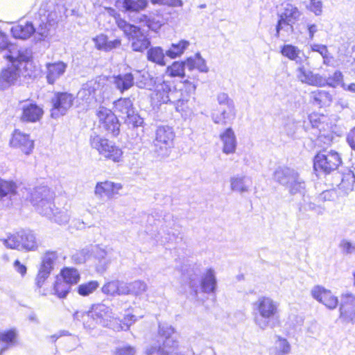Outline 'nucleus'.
<instances>
[{"label":"nucleus","mask_w":355,"mask_h":355,"mask_svg":"<svg viewBox=\"0 0 355 355\" xmlns=\"http://www.w3.org/2000/svg\"><path fill=\"white\" fill-rule=\"evenodd\" d=\"M279 304L268 296H260L252 304L255 325L261 330L274 328L279 320Z\"/></svg>","instance_id":"nucleus-1"},{"label":"nucleus","mask_w":355,"mask_h":355,"mask_svg":"<svg viewBox=\"0 0 355 355\" xmlns=\"http://www.w3.org/2000/svg\"><path fill=\"white\" fill-rule=\"evenodd\" d=\"M200 270L198 267L192 269V273L189 274L188 285L190 289V295L196 300H198L199 291L206 293H214L217 288V279L214 269L207 268L198 278Z\"/></svg>","instance_id":"nucleus-2"},{"label":"nucleus","mask_w":355,"mask_h":355,"mask_svg":"<svg viewBox=\"0 0 355 355\" xmlns=\"http://www.w3.org/2000/svg\"><path fill=\"white\" fill-rule=\"evenodd\" d=\"M117 26L131 42V47L134 51L143 52L150 45L149 37L141 28L134 24L128 23L125 19H118Z\"/></svg>","instance_id":"nucleus-3"},{"label":"nucleus","mask_w":355,"mask_h":355,"mask_svg":"<svg viewBox=\"0 0 355 355\" xmlns=\"http://www.w3.org/2000/svg\"><path fill=\"white\" fill-rule=\"evenodd\" d=\"M216 99L219 107L211 112V116L213 122L223 125L231 124L236 114L234 101L225 92L218 94Z\"/></svg>","instance_id":"nucleus-4"},{"label":"nucleus","mask_w":355,"mask_h":355,"mask_svg":"<svg viewBox=\"0 0 355 355\" xmlns=\"http://www.w3.org/2000/svg\"><path fill=\"white\" fill-rule=\"evenodd\" d=\"M300 16L301 12L296 6L291 3L283 4L278 13L275 36L279 38L282 35V32L292 33L293 25L300 19Z\"/></svg>","instance_id":"nucleus-5"},{"label":"nucleus","mask_w":355,"mask_h":355,"mask_svg":"<svg viewBox=\"0 0 355 355\" xmlns=\"http://www.w3.org/2000/svg\"><path fill=\"white\" fill-rule=\"evenodd\" d=\"M174 138L175 132L171 127L168 125L158 126L153 141L155 153L160 157H168L173 146Z\"/></svg>","instance_id":"nucleus-6"},{"label":"nucleus","mask_w":355,"mask_h":355,"mask_svg":"<svg viewBox=\"0 0 355 355\" xmlns=\"http://www.w3.org/2000/svg\"><path fill=\"white\" fill-rule=\"evenodd\" d=\"M274 178L281 184L286 186L291 193H304L305 182L294 169L279 168L275 171Z\"/></svg>","instance_id":"nucleus-7"},{"label":"nucleus","mask_w":355,"mask_h":355,"mask_svg":"<svg viewBox=\"0 0 355 355\" xmlns=\"http://www.w3.org/2000/svg\"><path fill=\"white\" fill-rule=\"evenodd\" d=\"M114 112L128 125L133 128L141 126L144 122L143 119L136 113L132 101L128 98H119L114 102Z\"/></svg>","instance_id":"nucleus-8"},{"label":"nucleus","mask_w":355,"mask_h":355,"mask_svg":"<svg viewBox=\"0 0 355 355\" xmlns=\"http://www.w3.org/2000/svg\"><path fill=\"white\" fill-rule=\"evenodd\" d=\"M91 146L98 150L105 158L115 162L121 161L123 152L121 148L114 145L107 139L103 138L95 132L90 136Z\"/></svg>","instance_id":"nucleus-9"},{"label":"nucleus","mask_w":355,"mask_h":355,"mask_svg":"<svg viewBox=\"0 0 355 355\" xmlns=\"http://www.w3.org/2000/svg\"><path fill=\"white\" fill-rule=\"evenodd\" d=\"M91 317L94 328L96 324H99L102 327L115 329L114 322L117 318L113 313L112 308L104 303H98L92 306Z\"/></svg>","instance_id":"nucleus-10"},{"label":"nucleus","mask_w":355,"mask_h":355,"mask_svg":"<svg viewBox=\"0 0 355 355\" xmlns=\"http://www.w3.org/2000/svg\"><path fill=\"white\" fill-rule=\"evenodd\" d=\"M341 163L339 154L334 150H322L314 158L313 167L315 171L329 173L336 170Z\"/></svg>","instance_id":"nucleus-11"},{"label":"nucleus","mask_w":355,"mask_h":355,"mask_svg":"<svg viewBox=\"0 0 355 355\" xmlns=\"http://www.w3.org/2000/svg\"><path fill=\"white\" fill-rule=\"evenodd\" d=\"M101 89V84L96 80H89L83 85L77 94V101L83 109L87 110L96 103V93Z\"/></svg>","instance_id":"nucleus-12"},{"label":"nucleus","mask_w":355,"mask_h":355,"mask_svg":"<svg viewBox=\"0 0 355 355\" xmlns=\"http://www.w3.org/2000/svg\"><path fill=\"white\" fill-rule=\"evenodd\" d=\"M74 98L72 94L67 92H58L51 99L53 108L51 116L58 118L64 115L73 105Z\"/></svg>","instance_id":"nucleus-13"},{"label":"nucleus","mask_w":355,"mask_h":355,"mask_svg":"<svg viewBox=\"0 0 355 355\" xmlns=\"http://www.w3.org/2000/svg\"><path fill=\"white\" fill-rule=\"evenodd\" d=\"M100 128L116 136L119 132V123L116 115L110 110L101 107L97 111Z\"/></svg>","instance_id":"nucleus-14"},{"label":"nucleus","mask_w":355,"mask_h":355,"mask_svg":"<svg viewBox=\"0 0 355 355\" xmlns=\"http://www.w3.org/2000/svg\"><path fill=\"white\" fill-rule=\"evenodd\" d=\"M9 145L11 148L19 149L23 153L28 155L32 153L35 144L30 135L15 129L11 135Z\"/></svg>","instance_id":"nucleus-15"},{"label":"nucleus","mask_w":355,"mask_h":355,"mask_svg":"<svg viewBox=\"0 0 355 355\" xmlns=\"http://www.w3.org/2000/svg\"><path fill=\"white\" fill-rule=\"evenodd\" d=\"M307 60V58L300 63L295 69V75L297 79L302 83L311 86L323 87L324 80V77L319 73H315L304 64V61Z\"/></svg>","instance_id":"nucleus-16"},{"label":"nucleus","mask_w":355,"mask_h":355,"mask_svg":"<svg viewBox=\"0 0 355 355\" xmlns=\"http://www.w3.org/2000/svg\"><path fill=\"white\" fill-rule=\"evenodd\" d=\"M311 295L318 302L329 309H335L338 304V299L330 290L320 285L314 286L311 290Z\"/></svg>","instance_id":"nucleus-17"},{"label":"nucleus","mask_w":355,"mask_h":355,"mask_svg":"<svg viewBox=\"0 0 355 355\" xmlns=\"http://www.w3.org/2000/svg\"><path fill=\"white\" fill-rule=\"evenodd\" d=\"M55 193L48 187L40 186L33 189L30 194V201L33 206H38L40 210L45 214L49 210H45L42 203H47L49 200H54Z\"/></svg>","instance_id":"nucleus-18"},{"label":"nucleus","mask_w":355,"mask_h":355,"mask_svg":"<svg viewBox=\"0 0 355 355\" xmlns=\"http://www.w3.org/2000/svg\"><path fill=\"white\" fill-rule=\"evenodd\" d=\"M20 66L10 63L0 71V89L4 90L15 85L20 77Z\"/></svg>","instance_id":"nucleus-19"},{"label":"nucleus","mask_w":355,"mask_h":355,"mask_svg":"<svg viewBox=\"0 0 355 355\" xmlns=\"http://www.w3.org/2000/svg\"><path fill=\"white\" fill-rule=\"evenodd\" d=\"M182 96V92L176 89L170 83L164 81L157 86L155 98L160 103H168L176 100V97Z\"/></svg>","instance_id":"nucleus-20"},{"label":"nucleus","mask_w":355,"mask_h":355,"mask_svg":"<svg viewBox=\"0 0 355 355\" xmlns=\"http://www.w3.org/2000/svg\"><path fill=\"white\" fill-rule=\"evenodd\" d=\"M21 109L20 119L23 122L35 123L39 121L44 114L42 107L32 102H24Z\"/></svg>","instance_id":"nucleus-21"},{"label":"nucleus","mask_w":355,"mask_h":355,"mask_svg":"<svg viewBox=\"0 0 355 355\" xmlns=\"http://www.w3.org/2000/svg\"><path fill=\"white\" fill-rule=\"evenodd\" d=\"M90 255L97 261L96 269L98 272H105L112 262V249L102 248L98 245L89 246Z\"/></svg>","instance_id":"nucleus-22"},{"label":"nucleus","mask_w":355,"mask_h":355,"mask_svg":"<svg viewBox=\"0 0 355 355\" xmlns=\"http://www.w3.org/2000/svg\"><path fill=\"white\" fill-rule=\"evenodd\" d=\"M122 189L120 183H115L111 181L97 182L94 189V194L100 198L107 197L108 199L114 198Z\"/></svg>","instance_id":"nucleus-23"},{"label":"nucleus","mask_w":355,"mask_h":355,"mask_svg":"<svg viewBox=\"0 0 355 355\" xmlns=\"http://www.w3.org/2000/svg\"><path fill=\"white\" fill-rule=\"evenodd\" d=\"M46 67V78L49 84H54L66 71L67 64L62 61L47 62Z\"/></svg>","instance_id":"nucleus-24"},{"label":"nucleus","mask_w":355,"mask_h":355,"mask_svg":"<svg viewBox=\"0 0 355 355\" xmlns=\"http://www.w3.org/2000/svg\"><path fill=\"white\" fill-rule=\"evenodd\" d=\"M148 6V0H117L115 6L122 8L124 12L128 13V17L144 10Z\"/></svg>","instance_id":"nucleus-25"},{"label":"nucleus","mask_w":355,"mask_h":355,"mask_svg":"<svg viewBox=\"0 0 355 355\" xmlns=\"http://www.w3.org/2000/svg\"><path fill=\"white\" fill-rule=\"evenodd\" d=\"M220 139L223 144V152L226 155L235 153L237 141L235 133L232 128L225 129L220 134Z\"/></svg>","instance_id":"nucleus-26"},{"label":"nucleus","mask_w":355,"mask_h":355,"mask_svg":"<svg viewBox=\"0 0 355 355\" xmlns=\"http://www.w3.org/2000/svg\"><path fill=\"white\" fill-rule=\"evenodd\" d=\"M35 31L33 24L30 21H20L11 28L14 37L21 40L29 38Z\"/></svg>","instance_id":"nucleus-27"},{"label":"nucleus","mask_w":355,"mask_h":355,"mask_svg":"<svg viewBox=\"0 0 355 355\" xmlns=\"http://www.w3.org/2000/svg\"><path fill=\"white\" fill-rule=\"evenodd\" d=\"M230 188L232 191L243 193L249 191L252 180L245 175H236L230 178Z\"/></svg>","instance_id":"nucleus-28"},{"label":"nucleus","mask_w":355,"mask_h":355,"mask_svg":"<svg viewBox=\"0 0 355 355\" xmlns=\"http://www.w3.org/2000/svg\"><path fill=\"white\" fill-rule=\"evenodd\" d=\"M332 100V95L326 90L315 89L310 93L311 102L319 107L330 105Z\"/></svg>","instance_id":"nucleus-29"},{"label":"nucleus","mask_w":355,"mask_h":355,"mask_svg":"<svg viewBox=\"0 0 355 355\" xmlns=\"http://www.w3.org/2000/svg\"><path fill=\"white\" fill-rule=\"evenodd\" d=\"M124 282L119 279L106 282L101 287V292L111 297L124 295Z\"/></svg>","instance_id":"nucleus-30"},{"label":"nucleus","mask_w":355,"mask_h":355,"mask_svg":"<svg viewBox=\"0 0 355 355\" xmlns=\"http://www.w3.org/2000/svg\"><path fill=\"white\" fill-rule=\"evenodd\" d=\"M113 84L121 93L130 89L135 84V76L132 73L119 74L113 77Z\"/></svg>","instance_id":"nucleus-31"},{"label":"nucleus","mask_w":355,"mask_h":355,"mask_svg":"<svg viewBox=\"0 0 355 355\" xmlns=\"http://www.w3.org/2000/svg\"><path fill=\"white\" fill-rule=\"evenodd\" d=\"M71 216L70 207L65 205L61 209L55 207L53 211V216L49 217V219L59 225H65L69 223Z\"/></svg>","instance_id":"nucleus-32"},{"label":"nucleus","mask_w":355,"mask_h":355,"mask_svg":"<svg viewBox=\"0 0 355 355\" xmlns=\"http://www.w3.org/2000/svg\"><path fill=\"white\" fill-rule=\"evenodd\" d=\"M21 250H35L37 248V242L35 234L30 230L19 231Z\"/></svg>","instance_id":"nucleus-33"},{"label":"nucleus","mask_w":355,"mask_h":355,"mask_svg":"<svg viewBox=\"0 0 355 355\" xmlns=\"http://www.w3.org/2000/svg\"><path fill=\"white\" fill-rule=\"evenodd\" d=\"M147 284L141 280H135L131 282H124V295H132L139 296L146 291Z\"/></svg>","instance_id":"nucleus-34"},{"label":"nucleus","mask_w":355,"mask_h":355,"mask_svg":"<svg viewBox=\"0 0 355 355\" xmlns=\"http://www.w3.org/2000/svg\"><path fill=\"white\" fill-rule=\"evenodd\" d=\"M165 55L162 48L160 46H153L148 49L146 53L147 60L151 62L155 63L159 66H165Z\"/></svg>","instance_id":"nucleus-35"},{"label":"nucleus","mask_w":355,"mask_h":355,"mask_svg":"<svg viewBox=\"0 0 355 355\" xmlns=\"http://www.w3.org/2000/svg\"><path fill=\"white\" fill-rule=\"evenodd\" d=\"M281 53L289 60L295 61L297 65L304 60L300 56L303 53L300 49L292 44H284L281 49Z\"/></svg>","instance_id":"nucleus-36"},{"label":"nucleus","mask_w":355,"mask_h":355,"mask_svg":"<svg viewBox=\"0 0 355 355\" xmlns=\"http://www.w3.org/2000/svg\"><path fill=\"white\" fill-rule=\"evenodd\" d=\"M17 337V331L15 329L0 332V342L5 344L0 349V354H2L10 347L13 346Z\"/></svg>","instance_id":"nucleus-37"},{"label":"nucleus","mask_w":355,"mask_h":355,"mask_svg":"<svg viewBox=\"0 0 355 355\" xmlns=\"http://www.w3.org/2000/svg\"><path fill=\"white\" fill-rule=\"evenodd\" d=\"M187 68L191 71L197 69L200 72L207 73L209 69L206 64L205 60L201 57L200 53H196L193 57H191L186 60Z\"/></svg>","instance_id":"nucleus-38"},{"label":"nucleus","mask_w":355,"mask_h":355,"mask_svg":"<svg viewBox=\"0 0 355 355\" xmlns=\"http://www.w3.org/2000/svg\"><path fill=\"white\" fill-rule=\"evenodd\" d=\"M9 54L6 55V58L8 59L11 63L21 65L22 62H27L30 58V54L26 50H17V47L11 51H9Z\"/></svg>","instance_id":"nucleus-39"},{"label":"nucleus","mask_w":355,"mask_h":355,"mask_svg":"<svg viewBox=\"0 0 355 355\" xmlns=\"http://www.w3.org/2000/svg\"><path fill=\"white\" fill-rule=\"evenodd\" d=\"M291 350V347L288 341L286 338L278 336L270 354V355H288Z\"/></svg>","instance_id":"nucleus-40"},{"label":"nucleus","mask_w":355,"mask_h":355,"mask_svg":"<svg viewBox=\"0 0 355 355\" xmlns=\"http://www.w3.org/2000/svg\"><path fill=\"white\" fill-rule=\"evenodd\" d=\"M133 75L135 84L139 88H149L153 84V78L147 71H136Z\"/></svg>","instance_id":"nucleus-41"},{"label":"nucleus","mask_w":355,"mask_h":355,"mask_svg":"<svg viewBox=\"0 0 355 355\" xmlns=\"http://www.w3.org/2000/svg\"><path fill=\"white\" fill-rule=\"evenodd\" d=\"M189 44L190 42L185 40H182L177 44H172L169 49L166 51V55L172 59L179 57L183 54Z\"/></svg>","instance_id":"nucleus-42"},{"label":"nucleus","mask_w":355,"mask_h":355,"mask_svg":"<svg viewBox=\"0 0 355 355\" xmlns=\"http://www.w3.org/2000/svg\"><path fill=\"white\" fill-rule=\"evenodd\" d=\"M60 277L71 286L76 284L80 280V274L78 270L74 268L66 267L60 272Z\"/></svg>","instance_id":"nucleus-43"},{"label":"nucleus","mask_w":355,"mask_h":355,"mask_svg":"<svg viewBox=\"0 0 355 355\" xmlns=\"http://www.w3.org/2000/svg\"><path fill=\"white\" fill-rule=\"evenodd\" d=\"M310 50L312 52L318 53L323 59V64L325 65H330L333 60V57L331 55L327 46L321 44H311Z\"/></svg>","instance_id":"nucleus-44"},{"label":"nucleus","mask_w":355,"mask_h":355,"mask_svg":"<svg viewBox=\"0 0 355 355\" xmlns=\"http://www.w3.org/2000/svg\"><path fill=\"white\" fill-rule=\"evenodd\" d=\"M186 67V61L174 62L166 68V73L171 77L184 78L185 76L184 69Z\"/></svg>","instance_id":"nucleus-45"},{"label":"nucleus","mask_w":355,"mask_h":355,"mask_svg":"<svg viewBox=\"0 0 355 355\" xmlns=\"http://www.w3.org/2000/svg\"><path fill=\"white\" fill-rule=\"evenodd\" d=\"M17 184L13 181L6 180L0 178V198L6 196L10 198L16 193Z\"/></svg>","instance_id":"nucleus-46"},{"label":"nucleus","mask_w":355,"mask_h":355,"mask_svg":"<svg viewBox=\"0 0 355 355\" xmlns=\"http://www.w3.org/2000/svg\"><path fill=\"white\" fill-rule=\"evenodd\" d=\"M73 319L78 321H82L84 327L92 330L94 329V323L92 322L91 309L89 311H77L73 315Z\"/></svg>","instance_id":"nucleus-47"},{"label":"nucleus","mask_w":355,"mask_h":355,"mask_svg":"<svg viewBox=\"0 0 355 355\" xmlns=\"http://www.w3.org/2000/svg\"><path fill=\"white\" fill-rule=\"evenodd\" d=\"M70 289L71 285L69 283L63 280L60 276L57 277L54 284V291L59 297H65L70 291Z\"/></svg>","instance_id":"nucleus-48"},{"label":"nucleus","mask_w":355,"mask_h":355,"mask_svg":"<svg viewBox=\"0 0 355 355\" xmlns=\"http://www.w3.org/2000/svg\"><path fill=\"white\" fill-rule=\"evenodd\" d=\"M99 287V283L96 280L89 281L80 284L77 287L78 293L83 297L92 294Z\"/></svg>","instance_id":"nucleus-49"},{"label":"nucleus","mask_w":355,"mask_h":355,"mask_svg":"<svg viewBox=\"0 0 355 355\" xmlns=\"http://www.w3.org/2000/svg\"><path fill=\"white\" fill-rule=\"evenodd\" d=\"M19 239V232H18L12 234H9L7 238L1 239V241L7 248L21 250V243Z\"/></svg>","instance_id":"nucleus-50"},{"label":"nucleus","mask_w":355,"mask_h":355,"mask_svg":"<svg viewBox=\"0 0 355 355\" xmlns=\"http://www.w3.org/2000/svg\"><path fill=\"white\" fill-rule=\"evenodd\" d=\"M325 119V116L320 115L318 113H312L309 116V121L312 128L318 129L320 132H321L322 130L324 129Z\"/></svg>","instance_id":"nucleus-51"},{"label":"nucleus","mask_w":355,"mask_h":355,"mask_svg":"<svg viewBox=\"0 0 355 355\" xmlns=\"http://www.w3.org/2000/svg\"><path fill=\"white\" fill-rule=\"evenodd\" d=\"M91 257L89 247L77 251L72 255L71 259L75 263H83Z\"/></svg>","instance_id":"nucleus-52"},{"label":"nucleus","mask_w":355,"mask_h":355,"mask_svg":"<svg viewBox=\"0 0 355 355\" xmlns=\"http://www.w3.org/2000/svg\"><path fill=\"white\" fill-rule=\"evenodd\" d=\"M57 252L55 251L46 252L42 259L41 268L52 270L54 261L57 259Z\"/></svg>","instance_id":"nucleus-53"},{"label":"nucleus","mask_w":355,"mask_h":355,"mask_svg":"<svg viewBox=\"0 0 355 355\" xmlns=\"http://www.w3.org/2000/svg\"><path fill=\"white\" fill-rule=\"evenodd\" d=\"M350 306H355V295L351 293H345L341 295L340 311L345 313L344 311Z\"/></svg>","instance_id":"nucleus-54"},{"label":"nucleus","mask_w":355,"mask_h":355,"mask_svg":"<svg viewBox=\"0 0 355 355\" xmlns=\"http://www.w3.org/2000/svg\"><path fill=\"white\" fill-rule=\"evenodd\" d=\"M324 86L329 85L331 87H336L343 81V74L340 71H336L331 76L326 78L324 77Z\"/></svg>","instance_id":"nucleus-55"},{"label":"nucleus","mask_w":355,"mask_h":355,"mask_svg":"<svg viewBox=\"0 0 355 355\" xmlns=\"http://www.w3.org/2000/svg\"><path fill=\"white\" fill-rule=\"evenodd\" d=\"M136 321V317L134 315H126L123 320V324L121 323L117 324L115 326V331L128 330L130 325Z\"/></svg>","instance_id":"nucleus-56"},{"label":"nucleus","mask_w":355,"mask_h":355,"mask_svg":"<svg viewBox=\"0 0 355 355\" xmlns=\"http://www.w3.org/2000/svg\"><path fill=\"white\" fill-rule=\"evenodd\" d=\"M299 124L293 119H288L284 125V130L288 136L292 137L296 132Z\"/></svg>","instance_id":"nucleus-57"},{"label":"nucleus","mask_w":355,"mask_h":355,"mask_svg":"<svg viewBox=\"0 0 355 355\" xmlns=\"http://www.w3.org/2000/svg\"><path fill=\"white\" fill-rule=\"evenodd\" d=\"M345 313L342 311H340V318L346 322H355V306H350L349 309H346L344 311Z\"/></svg>","instance_id":"nucleus-58"},{"label":"nucleus","mask_w":355,"mask_h":355,"mask_svg":"<svg viewBox=\"0 0 355 355\" xmlns=\"http://www.w3.org/2000/svg\"><path fill=\"white\" fill-rule=\"evenodd\" d=\"M170 103L175 105L178 112H184L187 107L188 98L182 93V96L176 97V100L171 101Z\"/></svg>","instance_id":"nucleus-59"},{"label":"nucleus","mask_w":355,"mask_h":355,"mask_svg":"<svg viewBox=\"0 0 355 355\" xmlns=\"http://www.w3.org/2000/svg\"><path fill=\"white\" fill-rule=\"evenodd\" d=\"M303 196V202L300 204V211H316L317 209L318 208V206L315 205L314 202H311L310 198L309 197H305L304 195Z\"/></svg>","instance_id":"nucleus-60"},{"label":"nucleus","mask_w":355,"mask_h":355,"mask_svg":"<svg viewBox=\"0 0 355 355\" xmlns=\"http://www.w3.org/2000/svg\"><path fill=\"white\" fill-rule=\"evenodd\" d=\"M41 204L44 206H42L44 209L49 210V212H46L47 214H45L44 212H42L41 210H40L38 206H33L36 211L41 215L46 217L47 218H49L51 216H53V211L55 207V205L53 202V200H49V202L46 203H42Z\"/></svg>","instance_id":"nucleus-61"},{"label":"nucleus","mask_w":355,"mask_h":355,"mask_svg":"<svg viewBox=\"0 0 355 355\" xmlns=\"http://www.w3.org/2000/svg\"><path fill=\"white\" fill-rule=\"evenodd\" d=\"M15 48V45L11 44L8 36L0 31V51L8 50L11 51Z\"/></svg>","instance_id":"nucleus-62"},{"label":"nucleus","mask_w":355,"mask_h":355,"mask_svg":"<svg viewBox=\"0 0 355 355\" xmlns=\"http://www.w3.org/2000/svg\"><path fill=\"white\" fill-rule=\"evenodd\" d=\"M50 273L51 270L40 268L39 272L35 278V284L38 288H41L44 282L48 278Z\"/></svg>","instance_id":"nucleus-63"},{"label":"nucleus","mask_w":355,"mask_h":355,"mask_svg":"<svg viewBox=\"0 0 355 355\" xmlns=\"http://www.w3.org/2000/svg\"><path fill=\"white\" fill-rule=\"evenodd\" d=\"M49 24L43 22L35 29V33L38 36L37 39L39 40H43L48 36L49 32Z\"/></svg>","instance_id":"nucleus-64"}]
</instances>
